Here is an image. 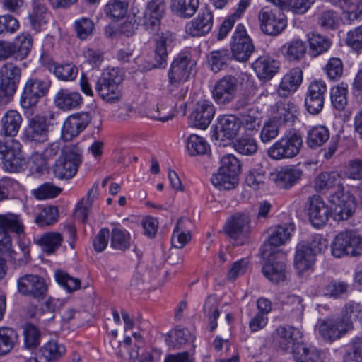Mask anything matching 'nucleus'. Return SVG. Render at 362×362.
Masks as SVG:
<instances>
[{
    "mask_svg": "<svg viewBox=\"0 0 362 362\" xmlns=\"http://www.w3.org/2000/svg\"><path fill=\"white\" fill-rule=\"evenodd\" d=\"M83 161V149L78 144H69L62 151L52 167L53 174L59 180L74 177Z\"/></svg>",
    "mask_w": 362,
    "mask_h": 362,
    "instance_id": "1",
    "label": "nucleus"
},
{
    "mask_svg": "<svg viewBox=\"0 0 362 362\" xmlns=\"http://www.w3.org/2000/svg\"><path fill=\"white\" fill-rule=\"evenodd\" d=\"M302 145L300 134L290 131L269 148L267 155L274 160L293 158L300 153Z\"/></svg>",
    "mask_w": 362,
    "mask_h": 362,
    "instance_id": "2",
    "label": "nucleus"
},
{
    "mask_svg": "<svg viewBox=\"0 0 362 362\" xmlns=\"http://www.w3.org/2000/svg\"><path fill=\"white\" fill-rule=\"evenodd\" d=\"M122 81L120 70L116 68L107 69L98 79L95 90L103 100L108 103L118 101L121 98L119 85Z\"/></svg>",
    "mask_w": 362,
    "mask_h": 362,
    "instance_id": "3",
    "label": "nucleus"
},
{
    "mask_svg": "<svg viewBox=\"0 0 362 362\" xmlns=\"http://www.w3.org/2000/svg\"><path fill=\"white\" fill-rule=\"evenodd\" d=\"M52 81L48 77H33L28 79L21 95L20 103L23 108L35 106L40 99L47 95Z\"/></svg>",
    "mask_w": 362,
    "mask_h": 362,
    "instance_id": "4",
    "label": "nucleus"
},
{
    "mask_svg": "<svg viewBox=\"0 0 362 362\" xmlns=\"http://www.w3.org/2000/svg\"><path fill=\"white\" fill-rule=\"evenodd\" d=\"M328 201L330 204V216L337 222L348 220L356 211L355 197L344 189L332 193Z\"/></svg>",
    "mask_w": 362,
    "mask_h": 362,
    "instance_id": "5",
    "label": "nucleus"
},
{
    "mask_svg": "<svg viewBox=\"0 0 362 362\" xmlns=\"http://www.w3.org/2000/svg\"><path fill=\"white\" fill-rule=\"evenodd\" d=\"M21 144L13 138L0 139V155L6 170L18 173L24 169L25 161L20 156Z\"/></svg>",
    "mask_w": 362,
    "mask_h": 362,
    "instance_id": "6",
    "label": "nucleus"
},
{
    "mask_svg": "<svg viewBox=\"0 0 362 362\" xmlns=\"http://www.w3.org/2000/svg\"><path fill=\"white\" fill-rule=\"evenodd\" d=\"M232 59L240 62H247L255 51V46L247 35L245 26L238 24L230 42Z\"/></svg>",
    "mask_w": 362,
    "mask_h": 362,
    "instance_id": "7",
    "label": "nucleus"
},
{
    "mask_svg": "<svg viewBox=\"0 0 362 362\" xmlns=\"http://www.w3.org/2000/svg\"><path fill=\"white\" fill-rule=\"evenodd\" d=\"M361 243V238L356 232L342 231L335 236L332 243V254L337 258L345 255L355 257L358 255L356 250Z\"/></svg>",
    "mask_w": 362,
    "mask_h": 362,
    "instance_id": "8",
    "label": "nucleus"
},
{
    "mask_svg": "<svg viewBox=\"0 0 362 362\" xmlns=\"http://www.w3.org/2000/svg\"><path fill=\"white\" fill-rule=\"evenodd\" d=\"M261 30L268 35H277L286 26L283 13L277 8L263 7L258 15Z\"/></svg>",
    "mask_w": 362,
    "mask_h": 362,
    "instance_id": "9",
    "label": "nucleus"
},
{
    "mask_svg": "<svg viewBox=\"0 0 362 362\" xmlns=\"http://www.w3.org/2000/svg\"><path fill=\"white\" fill-rule=\"evenodd\" d=\"M327 90V84L322 80H315L309 84L305 97V106L310 114L315 115L322 110Z\"/></svg>",
    "mask_w": 362,
    "mask_h": 362,
    "instance_id": "10",
    "label": "nucleus"
},
{
    "mask_svg": "<svg viewBox=\"0 0 362 362\" xmlns=\"http://www.w3.org/2000/svg\"><path fill=\"white\" fill-rule=\"evenodd\" d=\"M238 90V80L232 75H226L217 81L211 93L215 102L218 105H227L235 98Z\"/></svg>",
    "mask_w": 362,
    "mask_h": 362,
    "instance_id": "11",
    "label": "nucleus"
},
{
    "mask_svg": "<svg viewBox=\"0 0 362 362\" xmlns=\"http://www.w3.org/2000/svg\"><path fill=\"white\" fill-rule=\"evenodd\" d=\"M17 287L21 294L37 299L44 298L47 291L45 280L34 274H25L19 277Z\"/></svg>",
    "mask_w": 362,
    "mask_h": 362,
    "instance_id": "12",
    "label": "nucleus"
},
{
    "mask_svg": "<svg viewBox=\"0 0 362 362\" xmlns=\"http://www.w3.org/2000/svg\"><path fill=\"white\" fill-rule=\"evenodd\" d=\"M225 233L235 240L245 238L251 232V221L249 215L243 212H236L228 217L224 224Z\"/></svg>",
    "mask_w": 362,
    "mask_h": 362,
    "instance_id": "13",
    "label": "nucleus"
},
{
    "mask_svg": "<svg viewBox=\"0 0 362 362\" xmlns=\"http://www.w3.org/2000/svg\"><path fill=\"white\" fill-rule=\"evenodd\" d=\"M91 122V117L88 112H82L68 117L62 128V139L69 141L78 136Z\"/></svg>",
    "mask_w": 362,
    "mask_h": 362,
    "instance_id": "14",
    "label": "nucleus"
},
{
    "mask_svg": "<svg viewBox=\"0 0 362 362\" xmlns=\"http://www.w3.org/2000/svg\"><path fill=\"white\" fill-rule=\"evenodd\" d=\"M196 62L185 54H179L171 63L168 73V81L186 82Z\"/></svg>",
    "mask_w": 362,
    "mask_h": 362,
    "instance_id": "15",
    "label": "nucleus"
},
{
    "mask_svg": "<svg viewBox=\"0 0 362 362\" xmlns=\"http://www.w3.org/2000/svg\"><path fill=\"white\" fill-rule=\"evenodd\" d=\"M165 10L163 0H151L147 3L141 20V24L146 30L153 32L158 30Z\"/></svg>",
    "mask_w": 362,
    "mask_h": 362,
    "instance_id": "16",
    "label": "nucleus"
},
{
    "mask_svg": "<svg viewBox=\"0 0 362 362\" xmlns=\"http://www.w3.org/2000/svg\"><path fill=\"white\" fill-rule=\"evenodd\" d=\"M214 114L215 108L211 101L199 100L189 116V121L196 128L206 129L211 122Z\"/></svg>",
    "mask_w": 362,
    "mask_h": 362,
    "instance_id": "17",
    "label": "nucleus"
},
{
    "mask_svg": "<svg viewBox=\"0 0 362 362\" xmlns=\"http://www.w3.org/2000/svg\"><path fill=\"white\" fill-rule=\"evenodd\" d=\"M241 127V121L233 115H226L218 118L212 138L216 140L232 139L236 136Z\"/></svg>",
    "mask_w": 362,
    "mask_h": 362,
    "instance_id": "18",
    "label": "nucleus"
},
{
    "mask_svg": "<svg viewBox=\"0 0 362 362\" xmlns=\"http://www.w3.org/2000/svg\"><path fill=\"white\" fill-rule=\"evenodd\" d=\"M338 317H327L318 325V332L325 340L332 342L345 335L349 329Z\"/></svg>",
    "mask_w": 362,
    "mask_h": 362,
    "instance_id": "19",
    "label": "nucleus"
},
{
    "mask_svg": "<svg viewBox=\"0 0 362 362\" xmlns=\"http://www.w3.org/2000/svg\"><path fill=\"white\" fill-rule=\"evenodd\" d=\"M49 126L47 118L36 115L28 121L24 131V137L28 141L43 143L48 139Z\"/></svg>",
    "mask_w": 362,
    "mask_h": 362,
    "instance_id": "20",
    "label": "nucleus"
},
{
    "mask_svg": "<svg viewBox=\"0 0 362 362\" xmlns=\"http://www.w3.org/2000/svg\"><path fill=\"white\" fill-rule=\"evenodd\" d=\"M123 348L129 350L131 360L139 362H148L154 360V356L144 349V343L140 334L134 332L132 338L126 337L123 341Z\"/></svg>",
    "mask_w": 362,
    "mask_h": 362,
    "instance_id": "21",
    "label": "nucleus"
},
{
    "mask_svg": "<svg viewBox=\"0 0 362 362\" xmlns=\"http://www.w3.org/2000/svg\"><path fill=\"white\" fill-rule=\"evenodd\" d=\"M213 25V15L206 7L202 8L197 17L187 23L185 30L187 34L198 37L208 33Z\"/></svg>",
    "mask_w": 362,
    "mask_h": 362,
    "instance_id": "22",
    "label": "nucleus"
},
{
    "mask_svg": "<svg viewBox=\"0 0 362 362\" xmlns=\"http://www.w3.org/2000/svg\"><path fill=\"white\" fill-rule=\"evenodd\" d=\"M297 113V106L292 102L278 101L270 107L272 120L279 124H292Z\"/></svg>",
    "mask_w": 362,
    "mask_h": 362,
    "instance_id": "23",
    "label": "nucleus"
},
{
    "mask_svg": "<svg viewBox=\"0 0 362 362\" xmlns=\"http://www.w3.org/2000/svg\"><path fill=\"white\" fill-rule=\"evenodd\" d=\"M330 215L327 204L319 196H313L310 199L308 216L311 224L315 228L325 226Z\"/></svg>",
    "mask_w": 362,
    "mask_h": 362,
    "instance_id": "24",
    "label": "nucleus"
},
{
    "mask_svg": "<svg viewBox=\"0 0 362 362\" xmlns=\"http://www.w3.org/2000/svg\"><path fill=\"white\" fill-rule=\"evenodd\" d=\"M252 68L259 80L268 81L279 71V62L269 56H260L252 63Z\"/></svg>",
    "mask_w": 362,
    "mask_h": 362,
    "instance_id": "25",
    "label": "nucleus"
},
{
    "mask_svg": "<svg viewBox=\"0 0 362 362\" xmlns=\"http://www.w3.org/2000/svg\"><path fill=\"white\" fill-rule=\"evenodd\" d=\"M301 331L293 326H279L276 329V341L279 347L284 351L292 352L293 349L299 344L298 340L302 337Z\"/></svg>",
    "mask_w": 362,
    "mask_h": 362,
    "instance_id": "26",
    "label": "nucleus"
},
{
    "mask_svg": "<svg viewBox=\"0 0 362 362\" xmlns=\"http://www.w3.org/2000/svg\"><path fill=\"white\" fill-rule=\"evenodd\" d=\"M303 172L295 166H285L272 173L271 178L280 188L290 189L300 179Z\"/></svg>",
    "mask_w": 362,
    "mask_h": 362,
    "instance_id": "27",
    "label": "nucleus"
},
{
    "mask_svg": "<svg viewBox=\"0 0 362 362\" xmlns=\"http://www.w3.org/2000/svg\"><path fill=\"white\" fill-rule=\"evenodd\" d=\"M22 122V116L17 110H7L0 120V135L4 137H15L19 132Z\"/></svg>",
    "mask_w": 362,
    "mask_h": 362,
    "instance_id": "28",
    "label": "nucleus"
},
{
    "mask_svg": "<svg viewBox=\"0 0 362 362\" xmlns=\"http://www.w3.org/2000/svg\"><path fill=\"white\" fill-rule=\"evenodd\" d=\"M314 187L317 192L322 194L330 189H334V192L344 189L341 183L340 175L337 172H323L319 174L314 180Z\"/></svg>",
    "mask_w": 362,
    "mask_h": 362,
    "instance_id": "29",
    "label": "nucleus"
},
{
    "mask_svg": "<svg viewBox=\"0 0 362 362\" xmlns=\"http://www.w3.org/2000/svg\"><path fill=\"white\" fill-rule=\"evenodd\" d=\"M303 81V71L300 67H294L286 73L281 79L278 88V94L282 98L288 97L294 93Z\"/></svg>",
    "mask_w": 362,
    "mask_h": 362,
    "instance_id": "30",
    "label": "nucleus"
},
{
    "mask_svg": "<svg viewBox=\"0 0 362 362\" xmlns=\"http://www.w3.org/2000/svg\"><path fill=\"white\" fill-rule=\"evenodd\" d=\"M175 39V35L169 31L162 33L158 36L155 47L156 67L161 68L166 65L168 49L171 47Z\"/></svg>",
    "mask_w": 362,
    "mask_h": 362,
    "instance_id": "31",
    "label": "nucleus"
},
{
    "mask_svg": "<svg viewBox=\"0 0 362 362\" xmlns=\"http://www.w3.org/2000/svg\"><path fill=\"white\" fill-rule=\"evenodd\" d=\"M316 260V256L308 249L305 242H300L296 248L294 267L299 274L312 269Z\"/></svg>",
    "mask_w": 362,
    "mask_h": 362,
    "instance_id": "32",
    "label": "nucleus"
},
{
    "mask_svg": "<svg viewBox=\"0 0 362 362\" xmlns=\"http://www.w3.org/2000/svg\"><path fill=\"white\" fill-rule=\"evenodd\" d=\"M54 101L59 109L71 110L80 107L83 98L78 92L62 88L56 93Z\"/></svg>",
    "mask_w": 362,
    "mask_h": 362,
    "instance_id": "33",
    "label": "nucleus"
},
{
    "mask_svg": "<svg viewBox=\"0 0 362 362\" xmlns=\"http://www.w3.org/2000/svg\"><path fill=\"white\" fill-rule=\"evenodd\" d=\"M294 230L295 225L291 223L271 227L267 242L272 247L281 246L290 240Z\"/></svg>",
    "mask_w": 362,
    "mask_h": 362,
    "instance_id": "34",
    "label": "nucleus"
},
{
    "mask_svg": "<svg viewBox=\"0 0 362 362\" xmlns=\"http://www.w3.org/2000/svg\"><path fill=\"white\" fill-rule=\"evenodd\" d=\"M47 8L44 0H33L31 11L28 13V19L30 28L39 32L42 26L47 23Z\"/></svg>",
    "mask_w": 362,
    "mask_h": 362,
    "instance_id": "35",
    "label": "nucleus"
},
{
    "mask_svg": "<svg viewBox=\"0 0 362 362\" xmlns=\"http://www.w3.org/2000/svg\"><path fill=\"white\" fill-rule=\"evenodd\" d=\"M295 362H323L322 351L313 346L298 344L292 351Z\"/></svg>",
    "mask_w": 362,
    "mask_h": 362,
    "instance_id": "36",
    "label": "nucleus"
},
{
    "mask_svg": "<svg viewBox=\"0 0 362 362\" xmlns=\"http://www.w3.org/2000/svg\"><path fill=\"white\" fill-rule=\"evenodd\" d=\"M21 77V69L13 63L7 62L0 67V83L17 90Z\"/></svg>",
    "mask_w": 362,
    "mask_h": 362,
    "instance_id": "37",
    "label": "nucleus"
},
{
    "mask_svg": "<svg viewBox=\"0 0 362 362\" xmlns=\"http://www.w3.org/2000/svg\"><path fill=\"white\" fill-rule=\"evenodd\" d=\"M265 277L272 283L278 284L286 279V267L284 261L269 260L262 267Z\"/></svg>",
    "mask_w": 362,
    "mask_h": 362,
    "instance_id": "38",
    "label": "nucleus"
},
{
    "mask_svg": "<svg viewBox=\"0 0 362 362\" xmlns=\"http://www.w3.org/2000/svg\"><path fill=\"white\" fill-rule=\"evenodd\" d=\"M199 6V0H171L170 8L174 15L181 18H190Z\"/></svg>",
    "mask_w": 362,
    "mask_h": 362,
    "instance_id": "39",
    "label": "nucleus"
},
{
    "mask_svg": "<svg viewBox=\"0 0 362 362\" xmlns=\"http://www.w3.org/2000/svg\"><path fill=\"white\" fill-rule=\"evenodd\" d=\"M281 52L288 61L297 62L305 57L307 47L303 40L296 39L284 44L281 48Z\"/></svg>",
    "mask_w": 362,
    "mask_h": 362,
    "instance_id": "40",
    "label": "nucleus"
},
{
    "mask_svg": "<svg viewBox=\"0 0 362 362\" xmlns=\"http://www.w3.org/2000/svg\"><path fill=\"white\" fill-rule=\"evenodd\" d=\"M250 4L251 0H240L235 12L229 16L221 25L217 35L218 40L223 39L228 35L235 21L242 18Z\"/></svg>",
    "mask_w": 362,
    "mask_h": 362,
    "instance_id": "41",
    "label": "nucleus"
},
{
    "mask_svg": "<svg viewBox=\"0 0 362 362\" xmlns=\"http://www.w3.org/2000/svg\"><path fill=\"white\" fill-rule=\"evenodd\" d=\"M0 228L15 233L18 238L25 235V226L20 215L6 213L0 214Z\"/></svg>",
    "mask_w": 362,
    "mask_h": 362,
    "instance_id": "42",
    "label": "nucleus"
},
{
    "mask_svg": "<svg viewBox=\"0 0 362 362\" xmlns=\"http://www.w3.org/2000/svg\"><path fill=\"white\" fill-rule=\"evenodd\" d=\"M309 44V54L315 58L327 52L332 42L330 40L317 33L307 35Z\"/></svg>",
    "mask_w": 362,
    "mask_h": 362,
    "instance_id": "43",
    "label": "nucleus"
},
{
    "mask_svg": "<svg viewBox=\"0 0 362 362\" xmlns=\"http://www.w3.org/2000/svg\"><path fill=\"white\" fill-rule=\"evenodd\" d=\"M231 59L230 53L225 49L212 51L207 56L209 66L214 73L226 69Z\"/></svg>",
    "mask_w": 362,
    "mask_h": 362,
    "instance_id": "44",
    "label": "nucleus"
},
{
    "mask_svg": "<svg viewBox=\"0 0 362 362\" xmlns=\"http://www.w3.org/2000/svg\"><path fill=\"white\" fill-rule=\"evenodd\" d=\"M110 237L112 249L124 252L130 248L132 237L126 229L115 227L112 228Z\"/></svg>",
    "mask_w": 362,
    "mask_h": 362,
    "instance_id": "45",
    "label": "nucleus"
},
{
    "mask_svg": "<svg viewBox=\"0 0 362 362\" xmlns=\"http://www.w3.org/2000/svg\"><path fill=\"white\" fill-rule=\"evenodd\" d=\"M322 290L325 296L334 299L344 298L349 293L350 285L344 281L332 280Z\"/></svg>",
    "mask_w": 362,
    "mask_h": 362,
    "instance_id": "46",
    "label": "nucleus"
},
{
    "mask_svg": "<svg viewBox=\"0 0 362 362\" xmlns=\"http://www.w3.org/2000/svg\"><path fill=\"white\" fill-rule=\"evenodd\" d=\"M18 339L16 331L8 327H0V356L9 353Z\"/></svg>",
    "mask_w": 362,
    "mask_h": 362,
    "instance_id": "47",
    "label": "nucleus"
},
{
    "mask_svg": "<svg viewBox=\"0 0 362 362\" xmlns=\"http://www.w3.org/2000/svg\"><path fill=\"white\" fill-rule=\"evenodd\" d=\"M329 138V131L325 126H315L311 128L307 135L306 143L310 148L322 146Z\"/></svg>",
    "mask_w": 362,
    "mask_h": 362,
    "instance_id": "48",
    "label": "nucleus"
},
{
    "mask_svg": "<svg viewBox=\"0 0 362 362\" xmlns=\"http://www.w3.org/2000/svg\"><path fill=\"white\" fill-rule=\"evenodd\" d=\"M361 313V305L354 301L346 303L341 310V315L338 317L350 330L353 329V322L359 318Z\"/></svg>",
    "mask_w": 362,
    "mask_h": 362,
    "instance_id": "49",
    "label": "nucleus"
},
{
    "mask_svg": "<svg viewBox=\"0 0 362 362\" xmlns=\"http://www.w3.org/2000/svg\"><path fill=\"white\" fill-rule=\"evenodd\" d=\"M62 240L63 237L61 233L58 232H48L42 235L37 240V243L45 252L51 254L60 247Z\"/></svg>",
    "mask_w": 362,
    "mask_h": 362,
    "instance_id": "50",
    "label": "nucleus"
},
{
    "mask_svg": "<svg viewBox=\"0 0 362 362\" xmlns=\"http://www.w3.org/2000/svg\"><path fill=\"white\" fill-rule=\"evenodd\" d=\"M128 3L124 0H109L104 8L105 16L112 21L123 18L127 12Z\"/></svg>",
    "mask_w": 362,
    "mask_h": 362,
    "instance_id": "51",
    "label": "nucleus"
},
{
    "mask_svg": "<svg viewBox=\"0 0 362 362\" xmlns=\"http://www.w3.org/2000/svg\"><path fill=\"white\" fill-rule=\"evenodd\" d=\"M237 175L228 173L218 169L211 177L212 184L218 189L230 190L238 183Z\"/></svg>",
    "mask_w": 362,
    "mask_h": 362,
    "instance_id": "52",
    "label": "nucleus"
},
{
    "mask_svg": "<svg viewBox=\"0 0 362 362\" xmlns=\"http://www.w3.org/2000/svg\"><path fill=\"white\" fill-rule=\"evenodd\" d=\"M193 339L194 337L187 329L176 328L168 334L165 341L170 347L179 349Z\"/></svg>",
    "mask_w": 362,
    "mask_h": 362,
    "instance_id": "53",
    "label": "nucleus"
},
{
    "mask_svg": "<svg viewBox=\"0 0 362 362\" xmlns=\"http://www.w3.org/2000/svg\"><path fill=\"white\" fill-rule=\"evenodd\" d=\"M49 71L62 81H72L78 75V68L73 64H53L49 66Z\"/></svg>",
    "mask_w": 362,
    "mask_h": 362,
    "instance_id": "54",
    "label": "nucleus"
},
{
    "mask_svg": "<svg viewBox=\"0 0 362 362\" xmlns=\"http://www.w3.org/2000/svg\"><path fill=\"white\" fill-rule=\"evenodd\" d=\"M348 86L341 83L330 90V98L332 106L339 111H342L347 105Z\"/></svg>",
    "mask_w": 362,
    "mask_h": 362,
    "instance_id": "55",
    "label": "nucleus"
},
{
    "mask_svg": "<svg viewBox=\"0 0 362 362\" xmlns=\"http://www.w3.org/2000/svg\"><path fill=\"white\" fill-rule=\"evenodd\" d=\"M45 362H54L61 358L66 352L65 346L52 341L45 344L40 349Z\"/></svg>",
    "mask_w": 362,
    "mask_h": 362,
    "instance_id": "56",
    "label": "nucleus"
},
{
    "mask_svg": "<svg viewBox=\"0 0 362 362\" xmlns=\"http://www.w3.org/2000/svg\"><path fill=\"white\" fill-rule=\"evenodd\" d=\"M58 209L54 206H47L42 209L36 214L35 223L39 227H45L53 225L58 220Z\"/></svg>",
    "mask_w": 362,
    "mask_h": 362,
    "instance_id": "57",
    "label": "nucleus"
},
{
    "mask_svg": "<svg viewBox=\"0 0 362 362\" xmlns=\"http://www.w3.org/2000/svg\"><path fill=\"white\" fill-rule=\"evenodd\" d=\"M204 312L205 315L209 317V331L213 332L217 327V319L219 317L220 313L218 309V300L216 296H209L204 305Z\"/></svg>",
    "mask_w": 362,
    "mask_h": 362,
    "instance_id": "58",
    "label": "nucleus"
},
{
    "mask_svg": "<svg viewBox=\"0 0 362 362\" xmlns=\"http://www.w3.org/2000/svg\"><path fill=\"white\" fill-rule=\"evenodd\" d=\"M187 148L190 156L206 154L210 147L203 137L197 134H191L187 139Z\"/></svg>",
    "mask_w": 362,
    "mask_h": 362,
    "instance_id": "59",
    "label": "nucleus"
},
{
    "mask_svg": "<svg viewBox=\"0 0 362 362\" xmlns=\"http://www.w3.org/2000/svg\"><path fill=\"white\" fill-rule=\"evenodd\" d=\"M242 80L245 81V86L246 88H248L249 93L247 94H243L239 98L235 105L236 109H243L252 103L253 95L257 90V84L251 75L247 74H243Z\"/></svg>",
    "mask_w": 362,
    "mask_h": 362,
    "instance_id": "60",
    "label": "nucleus"
},
{
    "mask_svg": "<svg viewBox=\"0 0 362 362\" xmlns=\"http://www.w3.org/2000/svg\"><path fill=\"white\" fill-rule=\"evenodd\" d=\"M74 28L76 37L81 40H86L92 37L95 24L88 18H81L74 21Z\"/></svg>",
    "mask_w": 362,
    "mask_h": 362,
    "instance_id": "61",
    "label": "nucleus"
},
{
    "mask_svg": "<svg viewBox=\"0 0 362 362\" xmlns=\"http://www.w3.org/2000/svg\"><path fill=\"white\" fill-rule=\"evenodd\" d=\"M235 150L243 156H252L257 151L255 139L248 135L238 139L233 144Z\"/></svg>",
    "mask_w": 362,
    "mask_h": 362,
    "instance_id": "62",
    "label": "nucleus"
},
{
    "mask_svg": "<svg viewBox=\"0 0 362 362\" xmlns=\"http://www.w3.org/2000/svg\"><path fill=\"white\" fill-rule=\"evenodd\" d=\"M20 183L10 177L0 179V202L13 197L15 193L21 189Z\"/></svg>",
    "mask_w": 362,
    "mask_h": 362,
    "instance_id": "63",
    "label": "nucleus"
},
{
    "mask_svg": "<svg viewBox=\"0 0 362 362\" xmlns=\"http://www.w3.org/2000/svg\"><path fill=\"white\" fill-rule=\"evenodd\" d=\"M265 179L266 171L264 168L260 165L249 170L245 178V182L250 187L254 189H258L264 185Z\"/></svg>",
    "mask_w": 362,
    "mask_h": 362,
    "instance_id": "64",
    "label": "nucleus"
}]
</instances>
